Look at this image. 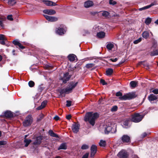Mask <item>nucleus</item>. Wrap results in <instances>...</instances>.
Returning <instances> with one entry per match:
<instances>
[{
  "label": "nucleus",
  "instance_id": "f257e3e1",
  "mask_svg": "<svg viewBox=\"0 0 158 158\" xmlns=\"http://www.w3.org/2000/svg\"><path fill=\"white\" fill-rule=\"evenodd\" d=\"M99 117V114L97 112L93 114V112H87L84 117V121L88 122L89 124L94 126L95 123V120Z\"/></svg>",
  "mask_w": 158,
  "mask_h": 158
},
{
  "label": "nucleus",
  "instance_id": "f03ea898",
  "mask_svg": "<svg viewBox=\"0 0 158 158\" xmlns=\"http://www.w3.org/2000/svg\"><path fill=\"white\" fill-rule=\"evenodd\" d=\"M78 82L76 81H71L68 85L67 87L64 88L60 91V94L63 96L65 94H69L72 92L73 89L77 86Z\"/></svg>",
  "mask_w": 158,
  "mask_h": 158
},
{
  "label": "nucleus",
  "instance_id": "7ed1b4c3",
  "mask_svg": "<svg viewBox=\"0 0 158 158\" xmlns=\"http://www.w3.org/2000/svg\"><path fill=\"white\" fill-rule=\"evenodd\" d=\"M146 114H140L139 113H135L132 116L131 121L135 123L139 122L142 120Z\"/></svg>",
  "mask_w": 158,
  "mask_h": 158
},
{
  "label": "nucleus",
  "instance_id": "20e7f679",
  "mask_svg": "<svg viewBox=\"0 0 158 158\" xmlns=\"http://www.w3.org/2000/svg\"><path fill=\"white\" fill-rule=\"evenodd\" d=\"M33 121V118L32 115L31 114H29L23 122V125L24 127H27L30 126L32 123Z\"/></svg>",
  "mask_w": 158,
  "mask_h": 158
},
{
  "label": "nucleus",
  "instance_id": "39448f33",
  "mask_svg": "<svg viewBox=\"0 0 158 158\" xmlns=\"http://www.w3.org/2000/svg\"><path fill=\"white\" fill-rule=\"evenodd\" d=\"M137 96L135 92H133L126 94L122 97H119V99H132L136 98Z\"/></svg>",
  "mask_w": 158,
  "mask_h": 158
},
{
  "label": "nucleus",
  "instance_id": "423d86ee",
  "mask_svg": "<svg viewBox=\"0 0 158 158\" xmlns=\"http://www.w3.org/2000/svg\"><path fill=\"white\" fill-rule=\"evenodd\" d=\"M114 125L113 123H109L107 125H106V127L105 128V132L106 134H108L110 132L113 133L114 132Z\"/></svg>",
  "mask_w": 158,
  "mask_h": 158
},
{
  "label": "nucleus",
  "instance_id": "0eeeda50",
  "mask_svg": "<svg viewBox=\"0 0 158 158\" xmlns=\"http://www.w3.org/2000/svg\"><path fill=\"white\" fill-rule=\"evenodd\" d=\"M121 141H122V142L123 144V143H129L131 142V140L130 137L129 136L127 135H123L120 139Z\"/></svg>",
  "mask_w": 158,
  "mask_h": 158
},
{
  "label": "nucleus",
  "instance_id": "6e6552de",
  "mask_svg": "<svg viewBox=\"0 0 158 158\" xmlns=\"http://www.w3.org/2000/svg\"><path fill=\"white\" fill-rule=\"evenodd\" d=\"M71 77V76L69 75V73L67 72L63 74L62 77H60V80L62 81L63 83L65 84L69 80Z\"/></svg>",
  "mask_w": 158,
  "mask_h": 158
},
{
  "label": "nucleus",
  "instance_id": "1a4fd4ad",
  "mask_svg": "<svg viewBox=\"0 0 158 158\" xmlns=\"http://www.w3.org/2000/svg\"><path fill=\"white\" fill-rule=\"evenodd\" d=\"M118 156L120 158H128L129 154L126 151L122 150L118 152Z\"/></svg>",
  "mask_w": 158,
  "mask_h": 158
},
{
  "label": "nucleus",
  "instance_id": "9d476101",
  "mask_svg": "<svg viewBox=\"0 0 158 158\" xmlns=\"http://www.w3.org/2000/svg\"><path fill=\"white\" fill-rule=\"evenodd\" d=\"M80 125L78 124H73L72 126V129L73 132L77 133L80 129Z\"/></svg>",
  "mask_w": 158,
  "mask_h": 158
},
{
  "label": "nucleus",
  "instance_id": "9b49d317",
  "mask_svg": "<svg viewBox=\"0 0 158 158\" xmlns=\"http://www.w3.org/2000/svg\"><path fill=\"white\" fill-rule=\"evenodd\" d=\"M43 139V136L40 135L36 137L35 141L33 143L34 145H40L42 142V140Z\"/></svg>",
  "mask_w": 158,
  "mask_h": 158
},
{
  "label": "nucleus",
  "instance_id": "f8f14e48",
  "mask_svg": "<svg viewBox=\"0 0 158 158\" xmlns=\"http://www.w3.org/2000/svg\"><path fill=\"white\" fill-rule=\"evenodd\" d=\"M44 16L46 19L49 21L55 22L58 20L57 18L55 17L49 16L47 15H44Z\"/></svg>",
  "mask_w": 158,
  "mask_h": 158
},
{
  "label": "nucleus",
  "instance_id": "ddd939ff",
  "mask_svg": "<svg viewBox=\"0 0 158 158\" xmlns=\"http://www.w3.org/2000/svg\"><path fill=\"white\" fill-rule=\"evenodd\" d=\"M90 156L91 157L94 156L97 151V146L94 145H92L90 148Z\"/></svg>",
  "mask_w": 158,
  "mask_h": 158
},
{
  "label": "nucleus",
  "instance_id": "4468645a",
  "mask_svg": "<svg viewBox=\"0 0 158 158\" xmlns=\"http://www.w3.org/2000/svg\"><path fill=\"white\" fill-rule=\"evenodd\" d=\"M3 115L7 118H11L14 117L13 114L10 111L7 110L3 113Z\"/></svg>",
  "mask_w": 158,
  "mask_h": 158
},
{
  "label": "nucleus",
  "instance_id": "2eb2a0df",
  "mask_svg": "<svg viewBox=\"0 0 158 158\" xmlns=\"http://www.w3.org/2000/svg\"><path fill=\"white\" fill-rule=\"evenodd\" d=\"M43 12L44 13L48 15H53L55 14L56 12L55 10H44Z\"/></svg>",
  "mask_w": 158,
  "mask_h": 158
},
{
  "label": "nucleus",
  "instance_id": "dca6fc26",
  "mask_svg": "<svg viewBox=\"0 0 158 158\" xmlns=\"http://www.w3.org/2000/svg\"><path fill=\"white\" fill-rule=\"evenodd\" d=\"M156 2H153L151 3L150 4L146 6H144L143 7L139 8V11H142L143 10H144L148 9L153 6L156 5Z\"/></svg>",
  "mask_w": 158,
  "mask_h": 158
},
{
  "label": "nucleus",
  "instance_id": "f3484780",
  "mask_svg": "<svg viewBox=\"0 0 158 158\" xmlns=\"http://www.w3.org/2000/svg\"><path fill=\"white\" fill-rule=\"evenodd\" d=\"M48 101L47 100H45L43 101L41 105L39 106H38L36 108V110H41L44 108L46 105Z\"/></svg>",
  "mask_w": 158,
  "mask_h": 158
},
{
  "label": "nucleus",
  "instance_id": "a211bd4d",
  "mask_svg": "<svg viewBox=\"0 0 158 158\" xmlns=\"http://www.w3.org/2000/svg\"><path fill=\"white\" fill-rule=\"evenodd\" d=\"M56 33L60 35H62L64 33V30L63 28L59 27L56 30Z\"/></svg>",
  "mask_w": 158,
  "mask_h": 158
},
{
  "label": "nucleus",
  "instance_id": "6ab92c4d",
  "mask_svg": "<svg viewBox=\"0 0 158 158\" xmlns=\"http://www.w3.org/2000/svg\"><path fill=\"white\" fill-rule=\"evenodd\" d=\"M44 3L48 6H55L56 5V3L50 1H43Z\"/></svg>",
  "mask_w": 158,
  "mask_h": 158
},
{
  "label": "nucleus",
  "instance_id": "aec40b11",
  "mask_svg": "<svg viewBox=\"0 0 158 158\" xmlns=\"http://www.w3.org/2000/svg\"><path fill=\"white\" fill-rule=\"evenodd\" d=\"M93 5V2L91 1H87L84 3V6L86 8H89L92 6Z\"/></svg>",
  "mask_w": 158,
  "mask_h": 158
},
{
  "label": "nucleus",
  "instance_id": "412c9836",
  "mask_svg": "<svg viewBox=\"0 0 158 158\" xmlns=\"http://www.w3.org/2000/svg\"><path fill=\"white\" fill-rule=\"evenodd\" d=\"M67 149V145L65 143H63L60 144L58 148V150L60 149L66 150Z\"/></svg>",
  "mask_w": 158,
  "mask_h": 158
},
{
  "label": "nucleus",
  "instance_id": "4be33fe9",
  "mask_svg": "<svg viewBox=\"0 0 158 158\" xmlns=\"http://www.w3.org/2000/svg\"><path fill=\"white\" fill-rule=\"evenodd\" d=\"M101 30V27L98 25H95L94 26L92 29V31L94 32H97Z\"/></svg>",
  "mask_w": 158,
  "mask_h": 158
},
{
  "label": "nucleus",
  "instance_id": "5701e85b",
  "mask_svg": "<svg viewBox=\"0 0 158 158\" xmlns=\"http://www.w3.org/2000/svg\"><path fill=\"white\" fill-rule=\"evenodd\" d=\"M97 35L98 38H102L105 37V33L103 31H101L97 32Z\"/></svg>",
  "mask_w": 158,
  "mask_h": 158
},
{
  "label": "nucleus",
  "instance_id": "b1692460",
  "mask_svg": "<svg viewBox=\"0 0 158 158\" xmlns=\"http://www.w3.org/2000/svg\"><path fill=\"white\" fill-rule=\"evenodd\" d=\"M68 58L69 60L71 61H74L75 60V58L76 56L75 55L73 54H69L68 56Z\"/></svg>",
  "mask_w": 158,
  "mask_h": 158
},
{
  "label": "nucleus",
  "instance_id": "393cba45",
  "mask_svg": "<svg viewBox=\"0 0 158 158\" xmlns=\"http://www.w3.org/2000/svg\"><path fill=\"white\" fill-rule=\"evenodd\" d=\"M49 134L50 136L53 137L59 138V136L56 134L52 130H50L48 131Z\"/></svg>",
  "mask_w": 158,
  "mask_h": 158
},
{
  "label": "nucleus",
  "instance_id": "a878e982",
  "mask_svg": "<svg viewBox=\"0 0 158 158\" xmlns=\"http://www.w3.org/2000/svg\"><path fill=\"white\" fill-rule=\"evenodd\" d=\"M130 121V120L128 119L123 121L122 124L123 127L124 128H127L128 126L129 122Z\"/></svg>",
  "mask_w": 158,
  "mask_h": 158
},
{
  "label": "nucleus",
  "instance_id": "bb28decb",
  "mask_svg": "<svg viewBox=\"0 0 158 158\" xmlns=\"http://www.w3.org/2000/svg\"><path fill=\"white\" fill-rule=\"evenodd\" d=\"M113 72V69L111 68L107 69L106 71V75L108 76L111 75Z\"/></svg>",
  "mask_w": 158,
  "mask_h": 158
},
{
  "label": "nucleus",
  "instance_id": "cd10ccee",
  "mask_svg": "<svg viewBox=\"0 0 158 158\" xmlns=\"http://www.w3.org/2000/svg\"><path fill=\"white\" fill-rule=\"evenodd\" d=\"M16 0H8V4L10 6H13L16 3Z\"/></svg>",
  "mask_w": 158,
  "mask_h": 158
},
{
  "label": "nucleus",
  "instance_id": "c85d7f7f",
  "mask_svg": "<svg viewBox=\"0 0 158 158\" xmlns=\"http://www.w3.org/2000/svg\"><path fill=\"white\" fill-rule=\"evenodd\" d=\"M137 82L132 81H131L130 83L131 87L132 88H134L136 87L137 84Z\"/></svg>",
  "mask_w": 158,
  "mask_h": 158
},
{
  "label": "nucleus",
  "instance_id": "c756f323",
  "mask_svg": "<svg viewBox=\"0 0 158 158\" xmlns=\"http://www.w3.org/2000/svg\"><path fill=\"white\" fill-rule=\"evenodd\" d=\"M99 12L101 13L102 15L104 17H107L109 15V13L108 11H100Z\"/></svg>",
  "mask_w": 158,
  "mask_h": 158
},
{
  "label": "nucleus",
  "instance_id": "7c9ffc66",
  "mask_svg": "<svg viewBox=\"0 0 158 158\" xmlns=\"http://www.w3.org/2000/svg\"><path fill=\"white\" fill-rule=\"evenodd\" d=\"M142 36L145 39H147L149 36V33L147 31H144L142 33Z\"/></svg>",
  "mask_w": 158,
  "mask_h": 158
},
{
  "label": "nucleus",
  "instance_id": "2f4dec72",
  "mask_svg": "<svg viewBox=\"0 0 158 158\" xmlns=\"http://www.w3.org/2000/svg\"><path fill=\"white\" fill-rule=\"evenodd\" d=\"M114 46L113 43H109L106 45V48L109 50H111Z\"/></svg>",
  "mask_w": 158,
  "mask_h": 158
},
{
  "label": "nucleus",
  "instance_id": "473e14b6",
  "mask_svg": "<svg viewBox=\"0 0 158 158\" xmlns=\"http://www.w3.org/2000/svg\"><path fill=\"white\" fill-rule=\"evenodd\" d=\"M31 142V140L30 139H25L24 140V142L25 143V146L26 147H27Z\"/></svg>",
  "mask_w": 158,
  "mask_h": 158
},
{
  "label": "nucleus",
  "instance_id": "72a5a7b5",
  "mask_svg": "<svg viewBox=\"0 0 158 158\" xmlns=\"http://www.w3.org/2000/svg\"><path fill=\"white\" fill-rule=\"evenodd\" d=\"M106 142L105 140H101L99 143V145L100 146L105 147L106 145Z\"/></svg>",
  "mask_w": 158,
  "mask_h": 158
},
{
  "label": "nucleus",
  "instance_id": "f704fd0d",
  "mask_svg": "<svg viewBox=\"0 0 158 158\" xmlns=\"http://www.w3.org/2000/svg\"><path fill=\"white\" fill-rule=\"evenodd\" d=\"M158 55V49L151 52L150 53V55L152 56H154Z\"/></svg>",
  "mask_w": 158,
  "mask_h": 158
},
{
  "label": "nucleus",
  "instance_id": "c9c22d12",
  "mask_svg": "<svg viewBox=\"0 0 158 158\" xmlns=\"http://www.w3.org/2000/svg\"><path fill=\"white\" fill-rule=\"evenodd\" d=\"M45 87L43 84L39 86L38 90L40 92H41L44 89Z\"/></svg>",
  "mask_w": 158,
  "mask_h": 158
},
{
  "label": "nucleus",
  "instance_id": "e433bc0d",
  "mask_svg": "<svg viewBox=\"0 0 158 158\" xmlns=\"http://www.w3.org/2000/svg\"><path fill=\"white\" fill-rule=\"evenodd\" d=\"M152 19L151 18H147L146 19L145 21V23L147 25H148L151 22Z\"/></svg>",
  "mask_w": 158,
  "mask_h": 158
},
{
  "label": "nucleus",
  "instance_id": "4c0bfd02",
  "mask_svg": "<svg viewBox=\"0 0 158 158\" xmlns=\"http://www.w3.org/2000/svg\"><path fill=\"white\" fill-rule=\"evenodd\" d=\"M118 109V106H113L111 109V111L114 112L116 111Z\"/></svg>",
  "mask_w": 158,
  "mask_h": 158
},
{
  "label": "nucleus",
  "instance_id": "58836bf2",
  "mask_svg": "<svg viewBox=\"0 0 158 158\" xmlns=\"http://www.w3.org/2000/svg\"><path fill=\"white\" fill-rule=\"evenodd\" d=\"M94 66V64L93 63L87 64L86 65V67L88 69L92 68Z\"/></svg>",
  "mask_w": 158,
  "mask_h": 158
},
{
  "label": "nucleus",
  "instance_id": "ea45409f",
  "mask_svg": "<svg viewBox=\"0 0 158 158\" xmlns=\"http://www.w3.org/2000/svg\"><path fill=\"white\" fill-rule=\"evenodd\" d=\"M67 103L66 104V106L67 107L70 106L72 104V102L70 100H67L66 102Z\"/></svg>",
  "mask_w": 158,
  "mask_h": 158
},
{
  "label": "nucleus",
  "instance_id": "a19ab883",
  "mask_svg": "<svg viewBox=\"0 0 158 158\" xmlns=\"http://www.w3.org/2000/svg\"><path fill=\"white\" fill-rule=\"evenodd\" d=\"M89 147L88 145L86 144H83L81 147V149L82 150H85L88 149Z\"/></svg>",
  "mask_w": 158,
  "mask_h": 158
},
{
  "label": "nucleus",
  "instance_id": "79ce46f5",
  "mask_svg": "<svg viewBox=\"0 0 158 158\" xmlns=\"http://www.w3.org/2000/svg\"><path fill=\"white\" fill-rule=\"evenodd\" d=\"M28 85L30 87H32L34 85L35 83L33 81H31L29 82Z\"/></svg>",
  "mask_w": 158,
  "mask_h": 158
},
{
  "label": "nucleus",
  "instance_id": "37998d69",
  "mask_svg": "<svg viewBox=\"0 0 158 158\" xmlns=\"http://www.w3.org/2000/svg\"><path fill=\"white\" fill-rule=\"evenodd\" d=\"M141 40H142V38L141 37L139 38L138 39L135 40L134 41L133 43L135 44H137L138 43H139V42H140L141 41Z\"/></svg>",
  "mask_w": 158,
  "mask_h": 158
},
{
  "label": "nucleus",
  "instance_id": "c03bdc74",
  "mask_svg": "<svg viewBox=\"0 0 158 158\" xmlns=\"http://www.w3.org/2000/svg\"><path fill=\"white\" fill-rule=\"evenodd\" d=\"M148 99H156L155 96L153 94H150L148 97Z\"/></svg>",
  "mask_w": 158,
  "mask_h": 158
},
{
  "label": "nucleus",
  "instance_id": "a18cd8bd",
  "mask_svg": "<svg viewBox=\"0 0 158 158\" xmlns=\"http://www.w3.org/2000/svg\"><path fill=\"white\" fill-rule=\"evenodd\" d=\"M7 142L6 141H0V146L5 145L7 144Z\"/></svg>",
  "mask_w": 158,
  "mask_h": 158
},
{
  "label": "nucleus",
  "instance_id": "49530a36",
  "mask_svg": "<svg viewBox=\"0 0 158 158\" xmlns=\"http://www.w3.org/2000/svg\"><path fill=\"white\" fill-rule=\"evenodd\" d=\"M13 43L15 45L18 46L20 43L16 40H13Z\"/></svg>",
  "mask_w": 158,
  "mask_h": 158
},
{
  "label": "nucleus",
  "instance_id": "de8ad7c7",
  "mask_svg": "<svg viewBox=\"0 0 158 158\" xmlns=\"http://www.w3.org/2000/svg\"><path fill=\"white\" fill-rule=\"evenodd\" d=\"M109 3L110 5H114L116 4V2L115 1H114L113 0H110Z\"/></svg>",
  "mask_w": 158,
  "mask_h": 158
},
{
  "label": "nucleus",
  "instance_id": "09e8293b",
  "mask_svg": "<svg viewBox=\"0 0 158 158\" xmlns=\"http://www.w3.org/2000/svg\"><path fill=\"white\" fill-rule=\"evenodd\" d=\"M98 103L99 105H102L104 104V101L103 99H99L98 101Z\"/></svg>",
  "mask_w": 158,
  "mask_h": 158
},
{
  "label": "nucleus",
  "instance_id": "8fccbe9b",
  "mask_svg": "<svg viewBox=\"0 0 158 158\" xmlns=\"http://www.w3.org/2000/svg\"><path fill=\"white\" fill-rule=\"evenodd\" d=\"M122 93L120 91L117 92L116 94V96L117 97L122 96Z\"/></svg>",
  "mask_w": 158,
  "mask_h": 158
},
{
  "label": "nucleus",
  "instance_id": "3c124183",
  "mask_svg": "<svg viewBox=\"0 0 158 158\" xmlns=\"http://www.w3.org/2000/svg\"><path fill=\"white\" fill-rule=\"evenodd\" d=\"M7 19L8 20L10 21H12L13 20L12 15H8L7 16Z\"/></svg>",
  "mask_w": 158,
  "mask_h": 158
},
{
  "label": "nucleus",
  "instance_id": "603ef678",
  "mask_svg": "<svg viewBox=\"0 0 158 158\" xmlns=\"http://www.w3.org/2000/svg\"><path fill=\"white\" fill-rule=\"evenodd\" d=\"M149 100L151 103H156L157 101V99H149Z\"/></svg>",
  "mask_w": 158,
  "mask_h": 158
},
{
  "label": "nucleus",
  "instance_id": "864d4df0",
  "mask_svg": "<svg viewBox=\"0 0 158 158\" xmlns=\"http://www.w3.org/2000/svg\"><path fill=\"white\" fill-rule=\"evenodd\" d=\"M89 153L87 152L82 157V158H88L89 155Z\"/></svg>",
  "mask_w": 158,
  "mask_h": 158
},
{
  "label": "nucleus",
  "instance_id": "5fc2aeb1",
  "mask_svg": "<svg viewBox=\"0 0 158 158\" xmlns=\"http://www.w3.org/2000/svg\"><path fill=\"white\" fill-rule=\"evenodd\" d=\"M39 98H41V96H40V94H37L35 96L34 98L37 99Z\"/></svg>",
  "mask_w": 158,
  "mask_h": 158
},
{
  "label": "nucleus",
  "instance_id": "6e6d98bb",
  "mask_svg": "<svg viewBox=\"0 0 158 158\" xmlns=\"http://www.w3.org/2000/svg\"><path fill=\"white\" fill-rule=\"evenodd\" d=\"M5 36L2 34L0 35V40H5Z\"/></svg>",
  "mask_w": 158,
  "mask_h": 158
},
{
  "label": "nucleus",
  "instance_id": "4d7b16f0",
  "mask_svg": "<svg viewBox=\"0 0 158 158\" xmlns=\"http://www.w3.org/2000/svg\"><path fill=\"white\" fill-rule=\"evenodd\" d=\"M100 83H102V85H105L107 84V83L103 79H101Z\"/></svg>",
  "mask_w": 158,
  "mask_h": 158
},
{
  "label": "nucleus",
  "instance_id": "13d9d810",
  "mask_svg": "<svg viewBox=\"0 0 158 158\" xmlns=\"http://www.w3.org/2000/svg\"><path fill=\"white\" fill-rule=\"evenodd\" d=\"M152 92L155 94H158V89H156L152 90Z\"/></svg>",
  "mask_w": 158,
  "mask_h": 158
},
{
  "label": "nucleus",
  "instance_id": "bf43d9fd",
  "mask_svg": "<svg viewBox=\"0 0 158 158\" xmlns=\"http://www.w3.org/2000/svg\"><path fill=\"white\" fill-rule=\"evenodd\" d=\"M99 12L97 11H92L90 12V14L91 15H95L96 14H97Z\"/></svg>",
  "mask_w": 158,
  "mask_h": 158
},
{
  "label": "nucleus",
  "instance_id": "052dcab7",
  "mask_svg": "<svg viewBox=\"0 0 158 158\" xmlns=\"http://www.w3.org/2000/svg\"><path fill=\"white\" fill-rule=\"evenodd\" d=\"M4 27L3 24L2 23V20L0 19V28H3Z\"/></svg>",
  "mask_w": 158,
  "mask_h": 158
},
{
  "label": "nucleus",
  "instance_id": "680f3d73",
  "mask_svg": "<svg viewBox=\"0 0 158 158\" xmlns=\"http://www.w3.org/2000/svg\"><path fill=\"white\" fill-rule=\"evenodd\" d=\"M60 117L57 115L55 116L54 118L53 119L56 121H58L60 119Z\"/></svg>",
  "mask_w": 158,
  "mask_h": 158
},
{
  "label": "nucleus",
  "instance_id": "e2e57ef3",
  "mask_svg": "<svg viewBox=\"0 0 158 158\" xmlns=\"http://www.w3.org/2000/svg\"><path fill=\"white\" fill-rule=\"evenodd\" d=\"M43 116L42 115H40L39 118H37V120L38 121H40L43 118Z\"/></svg>",
  "mask_w": 158,
  "mask_h": 158
},
{
  "label": "nucleus",
  "instance_id": "0e129e2a",
  "mask_svg": "<svg viewBox=\"0 0 158 158\" xmlns=\"http://www.w3.org/2000/svg\"><path fill=\"white\" fill-rule=\"evenodd\" d=\"M18 46L21 49H23L25 48V47L22 45L20 43L19 44Z\"/></svg>",
  "mask_w": 158,
  "mask_h": 158
},
{
  "label": "nucleus",
  "instance_id": "69168bd1",
  "mask_svg": "<svg viewBox=\"0 0 158 158\" xmlns=\"http://www.w3.org/2000/svg\"><path fill=\"white\" fill-rule=\"evenodd\" d=\"M71 117L72 116L71 114H69L66 116V118L68 120H69L71 119Z\"/></svg>",
  "mask_w": 158,
  "mask_h": 158
},
{
  "label": "nucleus",
  "instance_id": "338daca9",
  "mask_svg": "<svg viewBox=\"0 0 158 158\" xmlns=\"http://www.w3.org/2000/svg\"><path fill=\"white\" fill-rule=\"evenodd\" d=\"M110 60L113 62H115L118 59L117 58H115L114 59L111 58Z\"/></svg>",
  "mask_w": 158,
  "mask_h": 158
},
{
  "label": "nucleus",
  "instance_id": "774afa93",
  "mask_svg": "<svg viewBox=\"0 0 158 158\" xmlns=\"http://www.w3.org/2000/svg\"><path fill=\"white\" fill-rule=\"evenodd\" d=\"M147 134L146 132H144L143 133V134L142 135V137L143 138H144L146 137L147 136Z\"/></svg>",
  "mask_w": 158,
  "mask_h": 158
}]
</instances>
